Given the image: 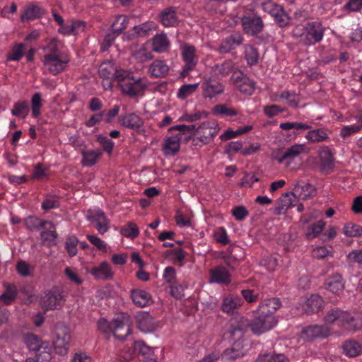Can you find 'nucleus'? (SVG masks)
Segmentation results:
<instances>
[{
  "label": "nucleus",
  "mask_w": 362,
  "mask_h": 362,
  "mask_svg": "<svg viewBox=\"0 0 362 362\" xmlns=\"http://www.w3.org/2000/svg\"><path fill=\"white\" fill-rule=\"evenodd\" d=\"M98 329L100 332L110 339V334L120 341L126 339L127 337L132 333L129 317H118L112 322H108L105 318H100L97 322Z\"/></svg>",
  "instance_id": "obj_1"
},
{
  "label": "nucleus",
  "mask_w": 362,
  "mask_h": 362,
  "mask_svg": "<svg viewBox=\"0 0 362 362\" xmlns=\"http://www.w3.org/2000/svg\"><path fill=\"white\" fill-rule=\"evenodd\" d=\"M113 79L118 82L122 93L132 98L137 96L147 88L146 83L141 78H134L129 72L124 69L117 68V74Z\"/></svg>",
  "instance_id": "obj_2"
},
{
  "label": "nucleus",
  "mask_w": 362,
  "mask_h": 362,
  "mask_svg": "<svg viewBox=\"0 0 362 362\" xmlns=\"http://www.w3.org/2000/svg\"><path fill=\"white\" fill-rule=\"evenodd\" d=\"M304 29L305 34L302 38V44L304 45H315L322 40L325 28L320 22H308Z\"/></svg>",
  "instance_id": "obj_3"
},
{
  "label": "nucleus",
  "mask_w": 362,
  "mask_h": 362,
  "mask_svg": "<svg viewBox=\"0 0 362 362\" xmlns=\"http://www.w3.org/2000/svg\"><path fill=\"white\" fill-rule=\"evenodd\" d=\"M276 324L275 317L262 312L250 322V329L255 334L259 335L272 329Z\"/></svg>",
  "instance_id": "obj_4"
},
{
  "label": "nucleus",
  "mask_w": 362,
  "mask_h": 362,
  "mask_svg": "<svg viewBox=\"0 0 362 362\" xmlns=\"http://www.w3.org/2000/svg\"><path fill=\"white\" fill-rule=\"evenodd\" d=\"M219 129L218 124L215 121H207L202 123L199 127H196L194 132L199 135V136L193 139L194 144L198 145L197 140L203 144H208L218 133Z\"/></svg>",
  "instance_id": "obj_5"
},
{
  "label": "nucleus",
  "mask_w": 362,
  "mask_h": 362,
  "mask_svg": "<svg viewBox=\"0 0 362 362\" xmlns=\"http://www.w3.org/2000/svg\"><path fill=\"white\" fill-rule=\"evenodd\" d=\"M71 335L67 327L61 325L56 327V339L53 346L57 354L65 355L69 347Z\"/></svg>",
  "instance_id": "obj_6"
},
{
  "label": "nucleus",
  "mask_w": 362,
  "mask_h": 362,
  "mask_svg": "<svg viewBox=\"0 0 362 362\" xmlns=\"http://www.w3.org/2000/svg\"><path fill=\"white\" fill-rule=\"evenodd\" d=\"M241 23L244 32L252 36L259 35L264 27L262 18L256 14L243 16Z\"/></svg>",
  "instance_id": "obj_7"
},
{
  "label": "nucleus",
  "mask_w": 362,
  "mask_h": 362,
  "mask_svg": "<svg viewBox=\"0 0 362 362\" xmlns=\"http://www.w3.org/2000/svg\"><path fill=\"white\" fill-rule=\"evenodd\" d=\"M41 303L46 310H55L58 306H62L64 303V296L61 290L54 287L46 291L42 297Z\"/></svg>",
  "instance_id": "obj_8"
},
{
  "label": "nucleus",
  "mask_w": 362,
  "mask_h": 362,
  "mask_svg": "<svg viewBox=\"0 0 362 362\" xmlns=\"http://www.w3.org/2000/svg\"><path fill=\"white\" fill-rule=\"evenodd\" d=\"M69 62V59L63 55L45 54L43 59L45 66L54 75L64 71Z\"/></svg>",
  "instance_id": "obj_9"
},
{
  "label": "nucleus",
  "mask_w": 362,
  "mask_h": 362,
  "mask_svg": "<svg viewBox=\"0 0 362 362\" xmlns=\"http://www.w3.org/2000/svg\"><path fill=\"white\" fill-rule=\"evenodd\" d=\"M249 327H250V321L244 317H240L232 321L228 330L231 340L243 341L242 339Z\"/></svg>",
  "instance_id": "obj_10"
},
{
  "label": "nucleus",
  "mask_w": 362,
  "mask_h": 362,
  "mask_svg": "<svg viewBox=\"0 0 362 362\" xmlns=\"http://www.w3.org/2000/svg\"><path fill=\"white\" fill-rule=\"evenodd\" d=\"M244 37L240 33L233 32L222 40L218 50L223 54L228 53L242 45Z\"/></svg>",
  "instance_id": "obj_11"
},
{
  "label": "nucleus",
  "mask_w": 362,
  "mask_h": 362,
  "mask_svg": "<svg viewBox=\"0 0 362 362\" xmlns=\"http://www.w3.org/2000/svg\"><path fill=\"white\" fill-rule=\"evenodd\" d=\"M304 152H305V146L304 144H295L286 148L283 153H277L274 156V159L279 163L286 161L288 165L297 156Z\"/></svg>",
  "instance_id": "obj_12"
},
{
  "label": "nucleus",
  "mask_w": 362,
  "mask_h": 362,
  "mask_svg": "<svg viewBox=\"0 0 362 362\" xmlns=\"http://www.w3.org/2000/svg\"><path fill=\"white\" fill-rule=\"evenodd\" d=\"M235 86L240 92L246 94H252L255 89V82L249 78L242 71L235 72L232 76Z\"/></svg>",
  "instance_id": "obj_13"
},
{
  "label": "nucleus",
  "mask_w": 362,
  "mask_h": 362,
  "mask_svg": "<svg viewBox=\"0 0 362 362\" xmlns=\"http://www.w3.org/2000/svg\"><path fill=\"white\" fill-rule=\"evenodd\" d=\"M334 167V158L327 146L323 147L320 152V168L324 174H329Z\"/></svg>",
  "instance_id": "obj_14"
},
{
  "label": "nucleus",
  "mask_w": 362,
  "mask_h": 362,
  "mask_svg": "<svg viewBox=\"0 0 362 362\" xmlns=\"http://www.w3.org/2000/svg\"><path fill=\"white\" fill-rule=\"evenodd\" d=\"M181 139L182 133L166 137L163 146V151L165 155L168 156H175L180 151Z\"/></svg>",
  "instance_id": "obj_15"
},
{
  "label": "nucleus",
  "mask_w": 362,
  "mask_h": 362,
  "mask_svg": "<svg viewBox=\"0 0 362 362\" xmlns=\"http://www.w3.org/2000/svg\"><path fill=\"white\" fill-rule=\"evenodd\" d=\"M303 332L309 339L327 338L330 335V329L325 325H315L304 328Z\"/></svg>",
  "instance_id": "obj_16"
},
{
  "label": "nucleus",
  "mask_w": 362,
  "mask_h": 362,
  "mask_svg": "<svg viewBox=\"0 0 362 362\" xmlns=\"http://www.w3.org/2000/svg\"><path fill=\"white\" fill-rule=\"evenodd\" d=\"M156 28L153 22H146L139 25L134 26L129 30L127 37L129 40H132L138 37H144L149 35L150 32Z\"/></svg>",
  "instance_id": "obj_17"
},
{
  "label": "nucleus",
  "mask_w": 362,
  "mask_h": 362,
  "mask_svg": "<svg viewBox=\"0 0 362 362\" xmlns=\"http://www.w3.org/2000/svg\"><path fill=\"white\" fill-rule=\"evenodd\" d=\"M204 96L212 98L224 90V86L219 81L211 78L206 79L203 83Z\"/></svg>",
  "instance_id": "obj_18"
},
{
  "label": "nucleus",
  "mask_w": 362,
  "mask_h": 362,
  "mask_svg": "<svg viewBox=\"0 0 362 362\" xmlns=\"http://www.w3.org/2000/svg\"><path fill=\"white\" fill-rule=\"evenodd\" d=\"M131 298L133 303L138 307L144 308L153 303L151 295L141 289H132Z\"/></svg>",
  "instance_id": "obj_19"
},
{
  "label": "nucleus",
  "mask_w": 362,
  "mask_h": 362,
  "mask_svg": "<svg viewBox=\"0 0 362 362\" xmlns=\"http://www.w3.org/2000/svg\"><path fill=\"white\" fill-rule=\"evenodd\" d=\"M271 6L272 8L270 10V13L274 17L276 24L281 28L288 25L291 22V18L283 7L276 4Z\"/></svg>",
  "instance_id": "obj_20"
},
{
  "label": "nucleus",
  "mask_w": 362,
  "mask_h": 362,
  "mask_svg": "<svg viewBox=\"0 0 362 362\" xmlns=\"http://www.w3.org/2000/svg\"><path fill=\"white\" fill-rule=\"evenodd\" d=\"M119 122L120 125L133 130H139L144 124L142 119L134 113L120 116Z\"/></svg>",
  "instance_id": "obj_21"
},
{
  "label": "nucleus",
  "mask_w": 362,
  "mask_h": 362,
  "mask_svg": "<svg viewBox=\"0 0 362 362\" xmlns=\"http://www.w3.org/2000/svg\"><path fill=\"white\" fill-rule=\"evenodd\" d=\"M291 194L293 197H298L299 199L306 200L315 196V187L309 183L303 185L298 183L295 185Z\"/></svg>",
  "instance_id": "obj_22"
},
{
  "label": "nucleus",
  "mask_w": 362,
  "mask_h": 362,
  "mask_svg": "<svg viewBox=\"0 0 362 362\" xmlns=\"http://www.w3.org/2000/svg\"><path fill=\"white\" fill-rule=\"evenodd\" d=\"M160 21L165 27H173L177 25V11L175 7L170 6L163 9L159 15Z\"/></svg>",
  "instance_id": "obj_23"
},
{
  "label": "nucleus",
  "mask_w": 362,
  "mask_h": 362,
  "mask_svg": "<svg viewBox=\"0 0 362 362\" xmlns=\"http://www.w3.org/2000/svg\"><path fill=\"white\" fill-rule=\"evenodd\" d=\"M325 287L332 293L339 295L344 288V281L341 275L336 274L326 280Z\"/></svg>",
  "instance_id": "obj_24"
},
{
  "label": "nucleus",
  "mask_w": 362,
  "mask_h": 362,
  "mask_svg": "<svg viewBox=\"0 0 362 362\" xmlns=\"http://www.w3.org/2000/svg\"><path fill=\"white\" fill-rule=\"evenodd\" d=\"M169 66L163 60L156 59L149 66V72L153 78H163L168 75Z\"/></svg>",
  "instance_id": "obj_25"
},
{
  "label": "nucleus",
  "mask_w": 362,
  "mask_h": 362,
  "mask_svg": "<svg viewBox=\"0 0 362 362\" xmlns=\"http://www.w3.org/2000/svg\"><path fill=\"white\" fill-rule=\"evenodd\" d=\"M90 273L95 279L101 280L111 279L113 276V272L111 270L110 266L106 262H103L98 267H93Z\"/></svg>",
  "instance_id": "obj_26"
},
{
  "label": "nucleus",
  "mask_w": 362,
  "mask_h": 362,
  "mask_svg": "<svg viewBox=\"0 0 362 362\" xmlns=\"http://www.w3.org/2000/svg\"><path fill=\"white\" fill-rule=\"evenodd\" d=\"M24 343L30 351L35 352L36 354L48 342L43 341L37 335L34 334H28L23 337Z\"/></svg>",
  "instance_id": "obj_27"
},
{
  "label": "nucleus",
  "mask_w": 362,
  "mask_h": 362,
  "mask_svg": "<svg viewBox=\"0 0 362 362\" xmlns=\"http://www.w3.org/2000/svg\"><path fill=\"white\" fill-rule=\"evenodd\" d=\"M324 300L318 294H313L305 302V310L308 314L317 313L324 305Z\"/></svg>",
  "instance_id": "obj_28"
},
{
  "label": "nucleus",
  "mask_w": 362,
  "mask_h": 362,
  "mask_svg": "<svg viewBox=\"0 0 362 362\" xmlns=\"http://www.w3.org/2000/svg\"><path fill=\"white\" fill-rule=\"evenodd\" d=\"M210 273L211 281L218 284H228L230 282L229 272L222 266L215 267L211 270Z\"/></svg>",
  "instance_id": "obj_29"
},
{
  "label": "nucleus",
  "mask_w": 362,
  "mask_h": 362,
  "mask_svg": "<svg viewBox=\"0 0 362 362\" xmlns=\"http://www.w3.org/2000/svg\"><path fill=\"white\" fill-rule=\"evenodd\" d=\"M196 49L192 45H185L182 47V56L185 65L189 66V69H194L197 59L195 56Z\"/></svg>",
  "instance_id": "obj_30"
},
{
  "label": "nucleus",
  "mask_w": 362,
  "mask_h": 362,
  "mask_svg": "<svg viewBox=\"0 0 362 362\" xmlns=\"http://www.w3.org/2000/svg\"><path fill=\"white\" fill-rule=\"evenodd\" d=\"M152 46L153 51L162 53L168 49L170 41L165 34H157L152 39Z\"/></svg>",
  "instance_id": "obj_31"
},
{
  "label": "nucleus",
  "mask_w": 362,
  "mask_h": 362,
  "mask_svg": "<svg viewBox=\"0 0 362 362\" xmlns=\"http://www.w3.org/2000/svg\"><path fill=\"white\" fill-rule=\"evenodd\" d=\"M243 349V341H233L232 347L226 349L223 352V356L228 360H235L244 355Z\"/></svg>",
  "instance_id": "obj_32"
},
{
  "label": "nucleus",
  "mask_w": 362,
  "mask_h": 362,
  "mask_svg": "<svg viewBox=\"0 0 362 362\" xmlns=\"http://www.w3.org/2000/svg\"><path fill=\"white\" fill-rule=\"evenodd\" d=\"M82 160L81 163L83 166L91 167L94 165L98 158L102 155V151L99 149L97 150H88L82 151Z\"/></svg>",
  "instance_id": "obj_33"
},
{
  "label": "nucleus",
  "mask_w": 362,
  "mask_h": 362,
  "mask_svg": "<svg viewBox=\"0 0 362 362\" xmlns=\"http://www.w3.org/2000/svg\"><path fill=\"white\" fill-rule=\"evenodd\" d=\"M117 68L112 61L104 62L100 65L98 73L103 78H113L117 74Z\"/></svg>",
  "instance_id": "obj_34"
},
{
  "label": "nucleus",
  "mask_w": 362,
  "mask_h": 362,
  "mask_svg": "<svg viewBox=\"0 0 362 362\" xmlns=\"http://www.w3.org/2000/svg\"><path fill=\"white\" fill-rule=\"evenodd\" d=\"M343 353L349 357H355L361 352V345L355 340L346 341L342 345Z\"/></svg>",
  "instance_id": "obj_35"
},
{
  "label": "nucleus",
  "mask_w": 362,
  "mask_h": 362,
  "mask_svg": "<svg viewBox=\"0 0 362 362\" xmlns=\"http://www.w3.org/2000/svg\"><path fill=\"white\" fill-rule=\"evenodd\" d=\"M345 316H347V312L344 311L339 308L331 309L327 312L324 317L325 322L332 324L336 321H338L342 325L344 321Z\"/></svg>",
  "instance_id": "obj_36"
},
{
  "label": "nucleus",
  "mask_w": 362,
  "mask_h": 362,
  "mask_svg": "<svg viewBox=\"0 0 362 362\" xmlns=\"http://www.w3.org/2000/svg\"><path fill=\"white\" fill-rule=\"evenodd\" d=\"M44 14L45 10L42 8L33 4L25 10L21 18L23 21H30L39 18Z\"/></svg>",
  "instance_id": "obj_37"
},
{
  "label": "nucleus",
  "mask_w": 362,
  "mask_h": 362,
  "mask_svg": "<svg viewBox=\"0 0 362 362\" xmlns=\"http://www.w3.org/2000/svg\"><path fill=\"white\" fill-rule=\"evenodd\" d=\"M25 224L30 230H38L41 228H46L47 225L54 227L53 223L49 221H42L35 216H28L25 220Z\"/></svg>",
  "instance_id": "obj_38"
},
{
  "label": "nucleus",
  "mask_w": 362,
  "mask_h": 362,
  "mask_svg": "<svg viewBox=\"0 0 362 362\" xmlns=\"http://www.w3.org/2000/svg\"><path fill=\"white\" fill-rule=\"evenodd\" d=\"M341 325L349 331L356 332L362 328V317H352L347 312V316H345Z\"/></svg>",
  "instance_id": "obj_39"
},
{
  "label": "nucleus",
  "mask_w": 362,
  "mask_h": 362,
  "mask_svg": "<svg viewBox=\"0 0 362 362\" xmlns=\"http://www.w3.org/2000/svg\"><path fill=\"white\" fill-rule=\"evenodd\" d=\"M85 28V23L83 21H77L72 22L70 25H64L59 29V33L64 35L74 34L76 35L79 32H82Z\"/></svg>",
  "instance_id": "obj_40"
},
{
  "label": "nucleus",
  "mask_w": 362,
  "mask_h": 362,
  "mask_svg": "<svg viewBox=\"0 0 362 362\" xmlns=\"http://www.w3.org/2000/svg\"><path fill=\"white\" fill-rule=\"evenodd\" d=\"M281 306V301L278 298H272L265 300L262 303L260 308L264 314L273 315Z\"/></svg>",
  "instance_id": "obj_41"
},
{
  "label": "nucleus",
  "mask_w": 362,
  "mask_h": 362,
  "mask_svg": "<svg viewBox=\"0 0 362 362\" xmlns=\"http://www.w3.org/2000/svg\"><path fill=\"white\" fill-rule=\"evenodd\" d=\"M157 326L155 320L148 314L144 315L139 321V327L144 332H153Z\"/></svg>",
  "instance_id": "obj_42"
},
{
  "label": "nucleus",
  "mask_w": 362,
  "mask_h": 362,
  "mask_svg": "<svg viewBox=\"0 0 362 362\" xmlns=\"http://www.w3.org/2000/svg\"><path fill=\"white\" fill-rule=\"evenodd\" d=\"M5 291L0 296V300L6 305H10L17 296V289L15 285L5 284Z\"/></svg>",
  "instance_id": "obj_43"
},
{
  "label": "nucleus",
  "mask_w": 362,
  "mask_h": 362,
  "mask_svg": "<svg viewBox=\"0 0 362 362\" xmlns=\"http://www.w3.org/2000/svg\"><path fill=\"white\" fill-rule=\"evenodd\" d=\"M234 68V63L232 60H226L221 64L214 65L212 68V71L216 75H221L225 76L228 75Z\"/></svg>",
  "instance_id": "obj_44"
},
{
  "label": "nucleus",
  "mask_w": 362,
  "mask_h": 362,
  "mask_svg": "<svg viewBox=\"0 0 362 362\" xmlns=\"http://www.w3.org/2000/svg\"><path fill=\"white\" fill-rule=\"evenodd\" d=\"M241 299L238 297L229 296L223 299L221 309L225 313H233L234 310L240 306Z\"/></svg>",
  "instance_id": "obj_45"
},
{
  "label": "nucleus",
  "mask_w": 362,
  "mask_h": 362,
  "mask_svg": "<svg viewBox=\"0 0 362 362\" xmlns=\"http://www.w3.org/2000/svg\"><path fill=\"white\" fill-rule=\"evenodd\" d=\"M30 108L28 103L25 100L18 101L13 105L11 114L13 116L25 118L29 113Z\"/></svg>",
  "instance_id": "obj_46"
},
{
  "label": "nucleus",
  "mask_w": 362,
  "mask_h": 362,
  "mask_svg": "<svg viewBox=\"0 0 362 362\" xmlns=\"http://www.w3.org/2000/svg\"><path fill=\"white\" fill-rule=\"evenodd\" d=\"M245 58L249 66H252L257 64L259 60V53L257 49L250 45H245Z\"/></svg>",
  "instance_id": "obj_47"
},
{
  "label": "nucleus",
  "mask_w": 362,
  "mask_h": 362,
  "mask_svg": "<svg viewBox=\"0 0 362 362\" xmlns=\"http://www.w3.org/2000/svg\"><path fill=\"white\" fill-rule=\"evenodd\" d=\"M256 362H290V360L282 354H274L273 355L264 354L258 356Z\"/></svg>",
  "instance_id": "obj_48"
},
{
  "label": "nucleus",
  "mask_w": 362,
  "mask_h": 362,
  "mask_svg": "<svg viewBox=\"0 0 362 362\" xmlns=\"http://www.w3.org/2000/svg\"><path fill=\"white\" fill-rule=\"evenodd\" d=\"M305 138L313 143H319L328 139L327 134L322 129L310 130L308 132Z\"/></svg>",
  "instance_id": "obj_49"
},
{
  "label": "nucleus",
  "mask_w": 362,
  "mask_h": 362,
  "mask_svg": "<svg viewBox=\"0 0 362 362\" xmlns=\"http://www.w3.org/2000/svg\"><path fill=\"white\" fill-rule=\"evenodd\" d=\"M343 233L347 237H361L362 226L353 223H347L344 226Z\"/></svg>",
  "instance_id": "obj_50"
},
{
  "label": "nucleus",
  "mask_w": 362,
  "mask_h": 362,
  "mask_svg": "<svg viewBox=\"0 0 362 362\" xmlns=\"http://www.w3.org/2000/svg\"><path fill=\"white\" fill-rule=\"evenodd\" d=\"M52 346L49 343L45 344L37 354L35 358L40 362H51Z\"/></svg>",
  "instance_id": "obj_51"
},
{
  "label": "nucleus",
  "mask_w": 362,
  "mask_h": 362,
  "mask_svg": "<svg viewBox=\"0 0 362 362\" xmlns=\"http://www.w3.org/2000/svg\"><path fill=\"white\" fill-rule=\"evenodd\" d=\"M78 239L74 236H68L65 242V249L69 257H74L76 255L78 250L77 245L78 244Z\"/></svg>",
  "instance_id": "obj_52"
},
{
  "label": "nucleus",
  "mask_w": 362,
  "mask_h": 362,
  "mask_svg": "<svg viewBox=\"0 0 362 362\" xmlns=\"http://www.w3.org/2000/svg\"><path fill=\"white\" fill-rule=\"evenodd\" d=\"M129 19L125 15L118 16L112 25V28L116 34L120 35L127 28Z\"/></svg>",
  "instance_id": "obj_53"
},
{
  "label": "nucleus",
  "mask_w": 362,
  "mask_h": 362,
  "mask_svg": "<svg viewBox=\"0 0 362 362\" xmlns=\"http://www.w3.org/2000/svg\"><path fill=\"white\" fill-rule=\"evenodd\" d=\"M32 115L37 118L41 114L42 95L40 93H35L31 98Z\"/></svg>",
  "instance_id": "obj_54"
},
{
  "label": "nucleus",
  "mask_w": 362,
  "mask_h": 362,
  "mask_svg": "<svg viewBox=\"0 0 362 362\" xmlns=\"http://www.w3.org/2000/svg\"><path fill=\"white\" fill-rule=\"evenodd\" d=\"M121 233L127 238L134 239L139 234V228L133 222H129L121 230Z\"/></svg>",
  "instance_id": "obj_55"
},
{
  "label": "nucleus",
  "mask_w": 362,
  "mask_h": 362,
  "mask_svg": "<svg viewBox=\"0 0 362 362\" xmlns=\"http://www.w3.org/2000/svg\"><path fill=\"white\" fill-rule=\"evenodd\" d=\"M57 236V233L55 230H46L40 233L42 243L48 246L55 245Z\"/></svg>",
  "instance_id": "obj_56"
},
{
  "label": "nucleus",
  "mask_w": 362,
  "mask_h": 362,
  "mask_svg": "<svg viewBox=\"0 0 362 362\" xmlns=\"http://www.w3.org/2000/svg\"><path fill=\"white\" fill-rule=\"evenodd\" d=\"M198 83L194 84H185L182 86L178 92H177V98L180 99H185L189 95H192L198 88Z\"/></svg>",
  "instance_id": "obj_57"
},
{
  "label": "nucleus",
  "mask_w": 362,
  "mask_h": 362,
  "mask_svg": "<svg viewBox=\"0 0 362 362\" xmlns=\"http://www.w3.org/2000/svg\"><path fill=\"white\" fill-rule=\"evenodd\" d=\"M134 353L141 354L144 356L151 355L153 350L151 347L146 346L142 341H135L133 343Z\"/></svg>",
  "instance_id": "obj_58"
},
{
  "label": "nucleus",
  "mask_w": 362,
  "mask_h": 362,
  "mask_svg": "<svg viewBox=\"0 0 362 362\" xmlns=\"http://www.w3.org/2000/svg\"><path fill=\"white\" fill-rule=\"evenodd\" d=\"M213 112L215 115H224L230 117L238 115V112L235 109L230 108L225 104L216 105L213 108Z\"/></svg>",
  "instance_id": "obj_59"
},
{
  "label": "nucleus",
  "mask_w": 362,
  "mask_h": 362,
  "mask_svg": "<svg viewBox=\"0 0 362 362\" xmlns=\"http://www.w3.org/2000/svg\"><path fill=\"white\" fill-rule=\"evenodd\" d=\"M325 226V223L322 220H320L312 224L308 228L310 231L307 233L308 238H314L317 237L322 231Z\"/></svg>",
  "instance_id": "obj_60"
},
{
  "label": "nucleus",
  "mask_w": 362,
  "mask_h": 362,
  "mask_svg": "<svg viewBox=\"0 0 362 362\" xmlns=\"http://www.w3.org/2000/svg\"><path fill=\"white\" fill-rule=\"evenodd\" d=\"M105 217H106V216H105V213L100 209H98V210L89 209L87 211L86 218L92 223H96L101 220H104V218H105Z\"/></svg>",
  "instance_id": "obj_61"
},
{
  "label": "nucleus",
  "mask_w": 362,
  "mask_h": 362,
  "mask_svg": "<svg viewBox=\"0 0 362 362\" xmlns=\"http://www.w3.org/2000/svg\"><path fill=\"white\" fill-rule=\"evenodd\" d=\"M23 47L24 45L23 43H20L14 46L12 49V52L7 57L8 60L19 61L24 54L23 49Z\"/></svg>",
  "instance_id": "obj_62"
},
{
  "label": "nucleus",
  "mask_w": 362,
  "mask_h": 362,
  "mask_svg": "<svg viewBox=\"0 0 362 362\" xmlns=\"http://www.w3.org/2000/svg\"><path fill=\"white\" fill-rule=\"evenodd\" d=\"M280 128L283 130H290L292 129L296 130L300 129H310L311 128L310 126L307 124L299 123V122H284L280 124Z\"/></svg>",
  "instance_id": "obj_63"
},
{
  "label": "nucleus",
  "mask_w": 362,
  "mask_h": 362,
  "mask_svg": "<svg viewBox=\"0 0 362 362\" xmlns=\"http://www.w3.org/2000/svg\"><path fill=\"white\" fill-rule=\"evenodd\" d=\"M342 9L348 12L361 11L362 9V0H349Z\"/></svg>",
  "instance_id": "obj_64"
}]
</instances>
